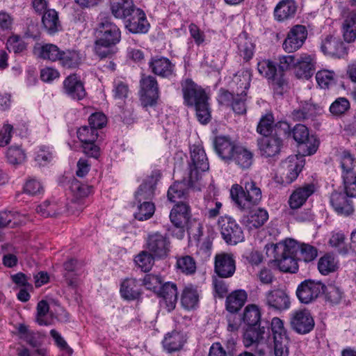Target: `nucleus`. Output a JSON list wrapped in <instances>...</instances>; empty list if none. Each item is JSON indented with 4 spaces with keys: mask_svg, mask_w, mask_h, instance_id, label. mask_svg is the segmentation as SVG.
<instances>
[{
    "mask_svg": "<svg viewBox=\"0 0 356 356\" xmlns=\"http://www.w3.org/2000/svg\"><path fill=\"white\" fill-rule=\"evenodd\" d=\"M95 44L96 54L101 58H110L114 53V46L120 40V31L118 26L104 19L97 28Z\"/></svg>",
    "mask_w": 356,
    "mask_h": 356,
    "instance_id": "f257e3e1",
    "label": "nucleus"
},
{
    "mask_svg": "<svg viewBox=\"0 0 356 356\" xmlns=\"http://www.w3.org/2000/svg\"><path fill=\"white\" fill-rule=\"evenodd\" d=\"M241 184L243 186L237 184L232 185L230 196L239 209L250 210L261 202V191L257 183L252 179L246 180Z\"/></svg>",
    "mask_w": 356,
    "mask_h": 356,
    "instance_id": "f03ea898",
    "label": "nucleus"
},
{
    "mask_svg": "<svg viewBox=\"0 0 356 356\" xmlns=\"http://www.w3.org/2000/svg\"><path fill=\"white\" fill-rule=\"evenodd\" d=\"M289 243L286 239L283 243L273 244L274 260L279 269L285 273H296L299 268L298 257L289 252Z\"/></svg>",
    "mask_w": 356,
    "mask_h": 356,
    "instance_id": "7ed1b4c3",
    "label": "nucleus"
},
{
    "mask_svg": "<svg viewBox=\"0 0 356 356\" xmlns=\"http://www.w3.org/2000/svg\"><path fill=\"white\" fill-rule=\"evenodd\" d=\"M191 161L188 166V184L190 186H193L194 183L200 178V172L208 170L209 165L204 149L198 145L192 146Z\"/></svg>",
    "mask_w": 356,
    "mask_h": 356,
    "instance_id": "20e7f679",
    "label": "nucleus"
},
{
    "mask_svg": "<svg viewBox=\"0 0 356 356\" xmlns=\"http://www.w3.org/2000/svg\"><path fill=\"white\" fill-rule=\"evenodd\" d=\"M180 85L184 104L186 106L193 107L209 99V96L205 89L191 79L187 78L182 80Z\"/></svg>",
    "mask_w": 356,
    "mask_h": 356,
    "instance_id": "39448f33",
    "label": "nucleus"
},
{
    "mask_svg": "<svg viewBox=\"0 0 356 356\" xmlns=\"http://www.w3.org/2000/svg\"><path fill=\"white\" fill-rule=\"evenodd\" d=\"M139 84L142 106L145 108L154 106L159 98V87L156 79L152 75L142 74Z\"/></svg>",
    "mask_w": 356,
    "mask_h": 356,
    "instance_id": "423d86ee",
    "label": "nucleus"
},
{
    "mask_svg": "<svg viewBox=\"0 0 356 356\" xmlns=\"http://www.w3.org/2000/svg\"><path fill=\"white\" fill-rule=\"evenodd\" d=\"M270 330L273 339L275 356H289V338L283 321L277 317L273 318L270 323Z\"/></svg>",
    "mask_w": 356,
    "mask_h": 356,
    "instance_id": "0eeeda50",
    "label": "nucleus"
},
{
    "mask_svg": "<svg viewBox=\"0 0 356 356\" xmlns=\"http://www.w3.org/2000/svg\"><path fill=\"white\" fill-rule=\"evenodd\" d=\"M218 225L222 238L227 244H237L243 241L242 228L232 217L227 215L220 216Z\"/></svg>",
    "mask_w": 356,
    "mask_h": 356,
    "instance_id": "6e6552de",
    "label": "nucleus"
},
{
    "mask_svg": "<svg viewBox=\"0 0 356 356\" xmlns=\"http://www.w3.org/2000/svg\"><path fill=\"white\" fill-rule=\"evenodd\" d=\"M325 289V285L323 282L308 279L298 286L296 294L302 304L309 305L315 302L323 294Z\"/></svg>",
    "mask_w": 356,
    "mask_h": 356,
    "instance_id": "1a4fd4ad",
    "label": "nucleus"
},
{
    "mask_svg": "<svg viewBox=\"0 0 356 356\" xmlns=\"http://www.w3.org/2000/svg\"><path fill=\"white\" fill-rule=\"evenodd\" d=\"M308 35L305 26L297 24L293 26L288 32L284 39L282 47L287 53H293L302 47Z\"/></svg>",
    "mask_w": 356,
    "mask_h": 356,
    "instance_id": "9d476101",
    "label": "nucleus"
},
{
    "mask_svg": "<svg viewBox=\"0 0 356 356\" xmlns=\"http://www.w3.org/2000/svg\"><path fill=\"white\" fill-rule=\"evenodd\" d=\"M170 240L167 234L159 232L149 234L147 238L146 248L156 258L167 257L170 251Z\"/></svg>",
    "mask_w": 356,
    "mask_h": 356,
    "instance_id": "9b49d317",
    "label": "nucleus"
},
{
    "mask_svg": "<svg viewBox=\"0 0 356 356\" xmlns=\"http://www.w3.org/2000/svg\"><path fill=\"white\" fill-rule=\"evenodd\" d=\"M264 302L271 310L282 312L291 306L290 297L285 289L277 288L268 291L265 294Z\"/></svg>",
    "mask_w": 356,
    "mask_h": 356,
    "instance_id": "f8f14e48",
    "label": "nucleus"
},
{
    "mask_svg": "<svg viewBox=\"0 0 356 356\" xmlns=\"http://www.w3.org/2000/svg\"><path fill=\"white\" fill-rule=\"evenodd\" d=\"M290 323L293 330L302 334L310 332L315 325L310 311L307 309L295 311L291 315Z\"/></svg>",
    "mask_w": 356,
    "mask_h": 356,
    "instance_id": "ddd939ff",
    "label": "nucleus"
},
{
    "mask_svg": "<svg viewBox=\"0 0 356 356\" xmlns=\"http://www.w3.org/2000/svg\"><path fill=\"white\" fill-rule=\"evenodd\" d=\"M322 52L332 58H341L348 55V48L341 39L333 35H327L321 42Z\"/></svg>",
    "mask_w": 356,
    "mask_h": 356,
    "instance_id": "4468645a",
    "label": "nucleus"
},
{
    "mask_svg": "<svg viewBox=\"0 0 356 356\" xmlns=\"http://www.w3.org/2000/svg\"><path fill=\"white\" fill-rule=\"evenodd\" d=\"M273 136L264 137L258 140V145L261 154L265 157H273L278 155L283 146V141L279 136L282 134V131L276 129Z\"/></svg>",
    "mask_w": 356,
    "mask_h": 356,
    "instance_id": "2eb2a0df",
    "label": "nucleus"
},
{
    "mask_svg": "<svg viewBox=\"0 0 356 356\" xmlns=\"http://www.w3.org/2000/svg\"><path fill=\"white\" fill-rule=\"evenodd\" d=\"M270 323L268 321H264L259 327L257 326H247L243 333V342L246 348L253 346L256 343H259L262 341L268 339L270 337Z\"/></svg>",
    "mask_w": 356,
    "mask_h": 356,
    "instance_id": "dca6fc26",
    "label": "nucleus"
},
{
    "mask_svg": "<svg viewBox=\"0 0 356 356\" xmlns=\"http://www.w3.org/2000/svg\"><path fill=\"white\" fill-rule=\"evenodd\" d=\"M236 271V261L231 253L221 252L215 256L214 272L222 278L231 277Z\"/></svg>",
    "mask_w": 356,
    "mask_h": 356,
    "instance_id": "f3484780",
    "label": "nucleus"
},
{
    "mask_svg": "<svg viewBox=\"0 0 356 356\" xmlns=\"http://www.w3.org/2000/svg\"><path fill=\"white\" fill-rule=\"evenodd\" d=\"M305 165V159L299 154L291 155L282 163V168L284 170L283 175H285L284 182L291 184L295 181L299 173Z\"/></svg>",
    "mask_w": 356,
    "mask_h": 356,
    "instance_id": "a211bd4d",
    "label": "nucleus"
},
{
    "mask_svg": "<svg viewBox=\"0 0 356 356\" xmlns=\"http://www.w3.org/2000/svg\"><path fill=\"white\" fill-rule=\"evenodd\" d=\"M289 243V252L298 257L300 261L306 263L314 260L318 255L317 248L308 243H300L292 238H287Z\"/></svg>",
    "mask_w": 356,
    "mask_h": 356,
    "instance_id": "6ab92c4d",
    "label": "nucleus"
},
{
    "mask_svg": "<svg viewBox=\"0 0 356 356\" xmlns=\"http://www.w3.org/2000/svg\"><path fill=\"white\" fill-rule=\"evenodd\" d=\"M191 218V209L186 201L177 202L170 213L171 222L180 229H184L188 225Z\"/></svg>",
    "mask_w": 356,
    "mask_h": 356,
    "instance_id": "aec40b11",
    "label": "nucleus"
},
{
    "mask_svg": "<svg viewBox=\"0 0 356 356\" xmlns=\"http://www.w3.org/2000/svg\"><path fill=\"white\" fill-rule=\"evenodd\" d=\"M127 18L125 26L131 33H141L148 31L149 24L141 9L134 8Z\"/></svg>",
    "mask_w": 356,
    "mask_h": 356,
    "instance_id": "412c9836",
    "label": "nucleus"
},
{
    "mask_svg": "<svg viewBox=\"0 0 356 356\" xmlns=\"http://www.w3.org/2000/svg\"><path fill=\"white\" fill-rule=\"evenodd\" d=\"M151 72L159 76L169 78L175 74V65L167 58L155 56L149 62Z\"/></svg>",
    "mask_w": 356,
    "mask_h": 356,
    "instance_id": "4be33fe9",
    "label": "nucleus"
},
{
    "mask_svg": "<svg viewBox=\"0 0 356 356\" xmlns=\"http://www.w3.org/2000/svg\"><path fill=\"white\" fill-rule=\"evenodd\" d=\"M315 56L308 54H302L297 59L295 66L296 76L299 79H308L315 72Z\"/></svg>",
    "mask_w": 356,
    "mask_h": 356,
    "instance_id": "5701e85b",
    "label": "nucleus"
},
{
    "mask_svg": "<svg viewBox=\"0 0 356 356\" xmlns=\"http://www.w3.org/2000/svg\"><path fill=\"white\" fill-rule=\"evenodd\" d=\"M162 298L161 304L164 305L168 312L172 311L177 302V287L175 283L165 282L156 293Z\"/></svg>",
    "mask_w": 356,
    "mask_h": 356,
    "instance_id": "b1692460",
    "label": "nucleus"
},
{
    "mask_svg": "<svg viewBox=\"0 0 356 356\" xmlns=\"http://www.w3.org/2000/svg\"><path fill=\"white\" fill-rule=\"evenodd\" d=\"M276 129L280 130L282 134L287 138L292 136L298 144L302 142L310 136L307 127L303 124H296L293 129L286 122H279L276 124Z\"/></svg>",
    "mask_w": 356,
    "mask_h": 356,
    "instance_id": "393cba45",
    "label": "nucleus"
},
{
    "mask_svg": "<svg viewBox=\"0 0 356 356\" xmlns=\"http://www.w3.org/2000/svg\"><path fill=\"white\" fill-rule=\"evenodd\" d=\"M213 146L218 155L226 162L230 161L238 147L229 137L221 136L215 138Z\"/></svg>",
    "mask_w": 356,
    "mask_h": 356,
    "instance_id": "a878e982",
    "label": "nucleus"
},
{
    "mask_svg": "<svg viewBox=\"0 0 356 356\" xmlns=\"http://www.w3.org/2000/svg\"><path fill=\"white\" fill-rule=\"evenodd\" d=\"M65 92L74 99H82L86 95L83 83L75 74L69 75L63 82Z\"/></svg>",
    "mask_w": 356,
    "mask_h": 356,
    "instance_id": "bb28decb",
    "label": "nucleus"
},
{
    "mask_svg": "<svg viewBox=\"0 0 356 356\" xmlns=\"http://www.w3.org/2000/svg\"><path fill=\"white\" fill-rule=\"evenodd\" d=\"M323 107L312 102H305L297 109L291 113V116L295 120L303 121L313 120L315 117L321 115L323 112Z\"/></svg>",
    "mask_w": 356,
    "mask_h": 356,
    "instance_id": "cd10ccee",
    "label": "nucleus"
},
{
    "mask_svg": "<svg viewBox=\"0 0 356 356\" xmlns=\"http://www.w3.org/2000/svg\"><path fill=\"white\" fill-rule=\"evenodd\" d=\"M315 191V186L313 184H307L297 188L291 195L289 204L292 209L301 207Z\"/></svg>",
    "mask_w": 356,
    "mask_h": 356,
    "instance_id": "c85d7f7f",
    "label": "nucleus"
},
{
    "mask_svg": "<svg viewBox=\"0 0 356 356\" xmlns=\"http://www.w3.org/2000/svg\"><path fill=\"white\" fill-rule=\"evenodd\" d=\"M346 193L334 192L330 197V202L334 210L341 214L350 215L354 211L353 202Z\"/></svg>",
    "mask_w": 356,
    "mask_h": 356,
    "instance_id": "c756f323",
    "label": "nucleus"
},
{
    "mask_svg": "<svg viewBox=\"0 0 356 356\" xmlns=\"http://www.w3.org/2000/svg\"><path fill=\"white\" fill-rule=\"evenodd\" d=\"M268 219V212L261 208L252 210L243 218V224L249 229H257L262 227Z\"/></svg>",
    "mask_w": 356,
    "mask_h": 356,
    "instance_id": "7c9ffc66",
    "label": "nucleus"
},
{
    "mask_svg": "<svg viewBox=\"0 0 356 356\" xmlns=\"http://www.w3.org/2000/svg\"><path fill=\"white\" fill-rule=\"evenodd\" d=\"M247 293L244 290H236L226 298V309L232 314L237 313L247 300Z\"/></svg>",
    "mask_w": 356,
    "mask_h": 356,
    "instance_id": "2f4dec72",
    "label": "nucleus"
},
{
    "mask_svg": "<svg viewBox=\"0 0 356 356\" xmlns=\"http://www.w3.org/2000/svg\"><path fill=\"white\" fill-rule=\"evenodd\" d=\"M253 156V153L250 149L242 146H238L230 161L234 162L241 169L246 170L252 165Z\"/></svg>",
    "mask_w": 356,
    "mask_h": 356,
    "instance_id": "473e14b6",
    "label": "nucleus"
},
{
    "mask_svg": "<svg viewBox=\"0 0 356 356\" xmlns=\"http://www.w3.org/2000/svg\"><path fill=\"white\" fill-rule=\"evenodd\" d=\"M122 297L128 300L138 299L141 296V289L136 279H125L120 286Z\"/></svg>",
    "mask_w": 356,
    "mask_h": 356,
    "instance_id": "72a5a7b5",
    "label": "nucleus"
},
{
    "mask_svg": "<svg viewBox=\"0 0 356 356\" xmlns=\"http://www.w3.org/2000/svg\"><path fill=\"white\" fill-rule=\"evenodd\" d=\"M112 14L117 18L126 19L136 8L133 0H109Z\"/></svg>",
    "mask_w": 356,
    "mask_h": 356,
    "instance_id": "f704fd0d",
    "label": "nucleus"
},
{
    "mask_svg": "<svg viewBox=\"0 0 356 356\" xmlns=\"http://www.w3.org/2000/svg\"><path fill=\"white\" fill-rule=\"evenodd\" d=\"M79 262L76 259H70L65 261L63 264L65 272L63 277L68 286L76 289L79 285V280L77 278L79 270Z\"/></svg>",
    "mask_w": 356,
    "mask_h": 356,
    "instance_id": "c9c22d12",
    "label": "nucleus"
},
{
    "mask_svg": "<svg viewBox=\"0 0 356 356\" xmlns=\"http://www.w3.org/2000/svg\"><path fill=\"white\" fill-rule=\"evenodd\" d=\"M252 73L250 70H241L234 75L232 78V84L233 89H235V92L238 96L242 90L246 92V90L250 88L251 81Z\"/></svg>",
    "mask_w": 356,
    "mask_h": 356,
    "instance_id": "e433bc0d",
    "label": "nucleus"
},
{
    "mask_svg": "<svg viewBox=\"0 0 356 356\" xmlns=\"http://www.w3.org/2000/svg\"><path fill=\"white\" fill-rule=\"evenodd\" d=\"M344 40L350 43L356 39V10L350 12L345 17L342 24Z\"/></svg>",
    "mask_w": 356,
    "mask_h": 356,
    "instance_id": "4c0bfd02",
    "label": "nucleus"
},
{
    "mask_svg": "<svg viewBox=\"0 0 356 356\" xmlns=\"http://www.w3.org/2000/svg\"><path fill=\"white\" fill-rule=\"evenodd\" d=\"M186 340L182 333L172 331L166 334L163 341V346L168 353H172L181 349Z\"/></svg>",
    "mask_w": 356,
    "mask_h": 356,
    "instance_id": "58836bf2",
    "label": "nucleus"
},
{
    "mask_svg": "<svg viewBox=\"0 0 356 356\" xmlns=\"http://www.w3.org/2000/svg\"><path fill=\"white\" fill-rule=\"evenodd\" d=\"M42 23L44 29L50 35L54 34L61 29L58 13L54 9H49L44 13Z\"/></svg>",
    "mask_w": 356,
    "mask_h": 356,
    "instance_id": "ea45409f",
    "label": "nucleus"
},
{
    "mask_svg": "<svg viewBox=\"0 0 356 356\" xmlns=\"http://www.w3.org/2000/svg\"><path fill=\"white\" fill-rule=\"evenodd\" d=\"M296 11L293 0H282L275 8L274 15L278 21H283L293 16Z\"/></svg>",
    "mask_w": 356,
    "mask_h": 356,
    "instance_id": "a19ab883",
    "label": "nucleus"
},
{
    "mask_svg": "<svg viewBox=\"0 0 356 356\" xmlns=\"http://www.w3.org/2000/svg\"><path fill=\"white\" fill-rule=\"evenodd\" d=\"M243 321L247 326H257L258 323L262 325L261 322V312L259 307L255 305H248L245 307Z\"/></svg>",
    "mask_w": 356,
    "mask_h": 356,
    "instance_id": "79ce46f5",
    "label": "nucleus"
},
{
    "mask_svg": "<svg viewBox=\"0 0 356 356\" xmlns=\"http://www.w3.org/2000/svg\"><path fill=\"white\" fill-rule=\"evenodd\" d=\"M188 197V190L182 182H175L168 191V198L170 202L185 201Z\"/></svg>",
    "mask_w": 356,
    "mask_h": 356,
    "instance_id": "37998d69",
    "label": "nucleus"
},
{
    "mask_svg": "<svg viewBox=\"0 0 356 356\" xmlns=\"http://www.w3.org/2000/svg\"><path fill=\"white\" fill-rule=\"evenodd\" d=\"M338 268V262L335 258L329 254L321 257L318 262V269L323 275L335 272Z\"/></svg>",
    "mask_w": 356,
    "mask_h": 356,
    "instance_id": "c03bdc74",
    "label": "nucleus"
},
{
    "mask_svg": "<svg viewBox=\"0 0 356 356\" xmlns=\"http://www.w3.org/2000/svg\"><path fill=\"white\" fill-rule=\"evenodd\" d=\"M199 302V295L196 289L186 287L181 294V303L186 309H192L197 307Z\"/></svg>",
    "mask_w": 356,
    "mask_h": 356,
    "instance_id": "a18cd8bd",
    "label": "nucleus"
},
{
    "mask_svg": "<svg viewBox=\"0 0 356 356\" xmlns=\"http://www.w3.org/2000/svg\"><path fill=\"white\" fill-rule=\"evenodd\" d=\"M155 186L152 181H144L136 192L137 202H151L154 195Z\"/></svg>",
    "mask_w": 356,
    "mask_h": 356,
    "instance_id": "49530a36",
    "label": "nucleus"
},
{
    "mask_svg": "<svg viewBox=\"0 0 356 356\" xmlns=\"http://www.w3.org/2000/svg\"><path fill=\"white\" fill-rule=\"evenodd\" d=\"M237 44L240 56L244 60L249 61L254 54V44L247 37L241 35L238 38Z\"/></svg>",
    "mask_w": 356,
    "mask_h": 356,
    "instance_id": "de8ad7c7",
    "label": "nucleus"
},
{
    "mask_svg": "<svg viewBox=\"0 0 356 356\" xmlns=\"http://www.w3.org/2000/svg\"><path fill=\"white\" fill-rule=\"evenodd\" d=\"M319 146V140L314 135L309 136L302 143L298 145L301 155L299 156H310L316 153Z\"/></svg>",
    "mask_w": 356,
    "mask_h": 356,
    "instance_id": "09e8293b",
    "label": "nucleus"
},
{
    "mask_svg": "<svg viewBox=\"0 0 356 356\" xmlns=\"http://www.w3.org/2000/svg\"><path fill=\"white\" fill-rule=\"evenodd\" d=\"M341 167L342 169L341 177L355 175L354 169L356 165V160L350 152L345 150L341 157Z\"/></svg>",
    "mask_w": 356,
    "mask_h": 356,
    "instance_id": "8fccbe9b",
    "label": "nucleus"
},
{
    "mask_svg": "<svg viewBox=\"0 0 356 356\" xmlns=\"http://www.w3.org/2000/svg\"><path fill=\"white\" fill-rule=\"evenodd\" d=\"M269 81L277 95H282L289 88V81L285 76L284 72L277 71Z\"/></svg>",
    "mask_w": 356,
    "mask_h": 356,
    "instance_id": "3c124183",
    "label": "nucleus"
},
{
    "mask_svg": "<svg viewBox=\"0 0 356 356\" xmlns=\"http://www.w3.org/2000/svg\"><path fill=\"white\" fill-rule=\"evenodd\" d=\"M38 49L39 56L43 59L56 61L60 58L61 51L55 44H45L40 46Z\"/></svg>",
    "mask_w": 356,
    "mask_h": 356,
    "instance_id": "603ef678",
    "label": "nucleus"
},
{
    "mask_svg": "<svg viewBox=\"0 0 356 356\" xmlns=\"http://www.w3.org/2000/svg\"><path fill=\"white\" fill-rule=\"evenodd\" d=\"M154 258L153 254L148 250L140 252L136 257L135 262L136 265L144 272L149 271L154 263Z\"/></svg>",
    "mask_w": 356,
    "mask_h": 356,
    "instance_id": "864d4df0",
    "label": "nucleus"
},
{
    "mask_svg": "<svg viewBox=\"0 0 356 356\" xmlns=\"http://www.w3.org/2000/svg\"><path fill=\"white\" fill-rule=\"evenodd\" d=\"M138 210L134 213L136 219L143 221L149 219L155 211V206L152 202H137Z\"/></svg>",
    "mask_w": 356,
    "mask_h": 356,
    "instance_id": "5fc2aeb1",
    "label": "nucleus"
},
{
    "mask_svg": "<svg viewBox=\"0 0 356 356\" xmlns=\"http://www.w3.org/2000/svg\"><path fill=\"white\" fill-rule=\"evenodd\" d=\"M350 108L349 100L346 97L336 99L330 106V112L334 116H341Z\"/></svg>",
    "mask_w": 356,
    "mask_h": 356,
    "instance_id": "6e6d98bb",
    "label": "nucleus"
},
{
    "mask_svg": "<svg viewBox=\"0 0 356 356\" xmlns=\"http://www.w3.org/2000/svg\"><path fill=\"white\" fill-rule=\"evenodd\" d=\"M177 267L186 275L194 274L197 268L195 259L188 255L177 259Z\"/></svg>",
    "mask_w": 356,
    "mask_h": 356,
    "instance_id": "4d7b16f0",
    "label": "nucleus"
},
{
    "mask_svg": "<svg viewBox=\"0 0 356 356\" xmlns=\"http://www.w3.org/2000/svg\"><path fill=\"white\" fill-rule=\"evenodd\" d=\"M274 118L272 113H267L263 116L257 127V131L264 137L270 136L273 132Z\"/></svg>",
    "mask_w": 356,
    "mask_h": 356,
    "instance_id": "13d9d810",
    "label": "nucleus"
},
{
    "mask_svg": "<svg viewBox=\"0 0 356 356\" xmlns=\"http://www.w3.org/2000/svg\"><path fill=\"white\" fill-rule=\"evenodd\" d=\"M6 47L10 52L20 54L26 49L27 44L19 35L13 34L8 38Z\"/></svg>",
    "mask_w": 356,
    "mask_h": 356,
    "instance_id": "bf43d9fd",
    "label": "nucleus"
},
{
    "mask_svg": "<svg viewBox=\"0 0 356 356\" xmlns=\"http://www.w3.org/2000/svg\"><path fill=\"white\" fill-rule=\"evenodd\" d=\"M98 131L92 126H83L77 131V137L82 143L95 142L98 138Z\"/></svg>",
    "mask_w": 356,
    "mask_h": 356,
    "instance_id": "052dcab7",
    "label": "nucleus"
},
{
    "mask_svg": "<svg viewBox=\"0 0 356 356\" xmlns=\"http://www.w3.org/2000/svg\"><path fill=\"white\" fill-rule=\"evenodd\" d=\"M193 107L195 108L196 117L201 124H206L211 120V115L209 100Z\"/></svg>",
    "mask_w": 356,
    "mask_h": 356,
    "instance_id": "680f3d73",
    "label": "nucleus"
},
{
    "mask_svg": "<svg viewBox=\"0 0 356 356\" xmlns=\"http://www.w3.org/2000/svg\"><path fill=\"white\" fill-rule=\"evenodd\" d=\"M58 60L60 61L64 67L73 68L79 64L80 58L78 53L74 51H61L60 58H59Z\"/></svg>",
    "mask_w": 356,
    "mask_h": 356,
    "instance_id": "e2e57ef3",
    "label": "nucleus"
},
{
    "mask_svg": "<svg viewBox=\"0 0 356 356\" xmlns=\"http://www.w3.org/2000/svg\"><path fill=\"white\" fill-rule=\"evenodd\" d=\"M259 73L268 80L277 72L276 65L270 60L264 59L257 63Z\"/></svg>",
    "mask_w": 356,
    "mask_h": 356,
    "instance_id": "0e129e2a",
    "label": "nucleus"
},
{
    "mask_svg": "<svg viewBox=\"0 0 356 356\" xmlns=\"http://www.w3.org/2000/svg\"><path fill=\"white\" fill-rule=\"evenodd\" d=\"M163 280L160 275L147 274L143 280V284L148 290L157 293L162 286Z\"/></svg>",
    "mask_w": 356,
    "mask_h": 356,
    "instance_id": "69168bd1",
    "label": "nucleus"
},
{
    "mask_svg": "<svg viewBox=\"0 0 356 356\" xmlns=\"http://www.w3.org/2000/svg\"><path fill=\"white\" fill-rule=\"evenodd\" d=\"M316 79L321 88H328L334 83V72L327 70H320L316 74Z\"/></svg>",
    "mask_w": 356,
    "mask_h": 356,
    "instance_id": "338daca9",
    "label": "nucleus"
},
{
    "mask_svg": "<svg viewBox=\"0 0 356 356\" xmlns=\"http://www.w3.org/2000/svg\"><path fill=\"white\" fill-rule=\"evenodd\" d=\"M343 191L348 197L356 198V174L342 177Z\"/></svg>",
    "mask_w": 356,
    "mask_h": 356,
    "instance_id": "774afa93",
    "label": "nucleus"
}]
</instances>
